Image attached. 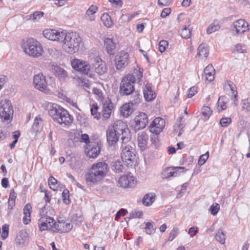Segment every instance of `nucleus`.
Instances as JSON below:
<instances>
[{
  "label": "nucleus",
  "mask_w": 250,
  "mask_h": 250,
  "mask_svg": "<svg viewBox=\"0 0 250 250\" xmlns=\"http://www.w3.org/2000/svg\"><path fill=\"white\" fill-rule=\"evenodd\" d=\"M101 20L103 23L107 28H110L113 25V21L110 16L107 13H104L101 16Z\"/></svg>",
  "instance_id": "f704fd0d"
},
{
  "label": "nucleus",
  "mask_w": 250,
  "mask_h": 250,
  "mask_svg": "<svg viewBox=\"0 0 250 250\" xmlns=\"http://www.w3.org/2000/svg\"><path fill=\"white\" fill-rule=\"evenodd\" d=\"M145 229L147 234H150L154 232V228L151 222H148L146 223Z\"/></svg>",
  "instance_id": "052dcab7"
},
{
  "label": "nucleus",
  "mask_w": 250,
  "mask_h": 250,
  "mask_svg": "<svg viewBox=\"0 0 250 250\" xmlns=\"http://www.w3.org/2000/svg\"><path fill=\"white\" fill-rule=\"evenodd\" d=\"M208 55V49L205 44H201L197 49V55L202 57L207 58Z\"/></svg>",
  "instance_id": "2f4dec72"
},
{
  "label": "nucleus",
  "mask_w": 250,
  "mask_h": 250,
  "mask_svg": "<svg viewBox=\"0 0 250 250\" xmlns=\"http://www.w3.org/2000/svg\"><path fill=\"white\" fill-rule=\"evenodd\" d=\"M241 105L243 110L247 112L250 111V104L247 99L242 100L241 101Z\"/></svg>",
  "instance_id": "864d4df0"
},
{
  "label": "nucleus",
  "mask_w": 250,
  "mask_h": 250,
  "mask_svg": "<svg viewBox=\"0 0 250 250\" xmlns=\"http://www.w3.org/2000/svg\"><path fill=\"white\" fill-rule=\"evenodd\" d=\"M208 156H209V155H208V152H207L205 154H203L201 156H200V157L198 160V164L199 165H204L205 163V162H206L207 160L208 159Z\"/></svg>",
  "instance_id": "4d7b16f0"
},
{
  "label": "nucleus",
  "mask_w": 250,
  "mask_h": 250,
  "mask_svg": "<svg viewBox=\"0 0 250 250\" xmlns=\"http://www.w3.org/2000/svg\"><path fill=\"white\" fill-rule=\"evenodd\" d=\"M33 84L35 87L40 91L47 93L50 91L45 77L42 74L36 75L34 77Z\"/></svg>",
  "instance_id": "f8f14e48"
},
{
  "label": "nucleus",
  "mask_w": 250,
  "mask_h": 250,
  "mask_svg": "<svg viewBox=\"0 0 250 250\" xmlns=\"http://www.w3.org/2000/svg\"><path fill=\"white\" fill-rule=\"evenodd\" d=\"M135 79L133 76L126 75L120 83L119 92L121 95H128L134 91Z\"/></svg>",
  "instance_id": "0eeeda50"
},
{
  "label": "nucleus",
  "mask_w": 250,
  "mask_h": 250,
  "mask_svg": "<svg viewBox=\"0 0 250 250\" xmlns=\"http://www.w3.org/2000/svg\"><path fill=\"white\" fill-rule=\"evenodd\" d=\"M63 31H58L51 29H46L42 32L43 36L46 39L59 42L62 39Z\"/></svg>",
  "instance_id": "dca6fc26"
},
{
  "label": "nucleus",
  "mask_w": 250,
  "mask_h": 250,
  "mask_svg": "<svg viewBox=\"0 0 250 250\" xmlns=\"http://www.w3.org/2000/svg\"><path fill=\"white\" fill-rule=\"evenodd\" d=\"M197 92V88L196 86L191 87L188 90V98L192 97Z\"/></svg>",
  "instance_id": "774afa93"
},
{
  "label": "nucleus",
  "mask_w": 250,
  "mask_h": 250,
  "mask_svg": "<svg viewBox=\"0 0 250 250\" xmlns=\"http://www.w3.org/2000/svg\"><path fill=\"white\" fill-rule=\"evenodd\" d=\"M44 15V13L42 11H36L32 14V21H38Z\"/></svg>",
  "instance_id": "49530a36"
},
{
  "label": "nucleus",
  "mask_w": 250,
  "mask_h": 250,
  "mask_svg": "<svg viewBox=\"0 0 250 250\" xmlns=\"http://www.w3.org/2000/svg\"><path fill=\"white\" fill-rule=\"evenodd\" d=\"M2 229L1 237L3 239H5L8 235L9 225L6 224L2 226Z\"/></svg>",
  "instance_id": "bf43d9fd"
},
{
  "label": "nucleus",
  "mask_w": 250,
  "mask_h": 250,
  "mask_svg": "<svg viewBox=\"0 0 250 250\" xmlns=\"http://www.w3.org/2000/svg\"><path fill=\"white\" fill-rule=\"evenodd\" d=\"M101 144L98 143L91 142L86 146L85 152L87 157L90 158L97 157L100 153Z\"/></svg>",
  "instance_id": "f3484780"
},
{
  "label": "nucleus",
  "mask_w": 250,
  "mask_h": 250,
  "mask_svg": "<svg viewBox=\"0 0 250 250\" xmlns=\"http://www.w3.org/2000/svg\"><path fill=\"white\" fill-rule=\"evenodd\" d=\"M71 64L74 70L81 74L92 77L90 73L91 66L88 62L79 59H74L71 60Z\"/></svg>",
  "instance_id": "6e6552de"
},
{
  "label": "nucleus",
  "mask_w": 250,
  "mask_h": 250,
  "mask_svg": "<svg viewBox=\"0 0 250 250\" xmlns=\"http://www.w3.org/2000/svg\"><path fill=\"white\" fill-rule=\"evenodd\" d=\"M148 123L147 115L143 112H140L137 115L131 123V127L135 130L138 131L144 128Z\"/></svg>",
  "instance_id": "9d476101"
},
{
  "label": "nucleus",
  "mask_w": 250,
  "mask_h": 250,
  "mask_svg": "<svg viewBox=\"0 0 250 250\" xmlns=\"http://www.w3.org/2000/svg\"><path fill=\"white\" fill-rule=\"evenodd\" d=\"M249 24L244 20L234 21L231 26V31L234 35H240L249 30Z\"/></svg>",
  "instance_id": "9b49d317"
},
{
  "label": "nucleus",
  "mask_w": 250,
  "mask_h": 250,
  "mask_svg": "<svg viewBox=\"0 0 250 250\" xmlns=\"http://www.w3.org/2000/svg\"><path fill=\"white\" fill-rule=\"evenodd\" d=\"M246 47L241 44H237L234 46L233 52L234 53H244L246 50Z\"/></svg>",
  "instance_id": "8fccbe9b"
},
{
  "label": "nucleus",
  "mask_w": 250,
  "mask_h": 250,
  "mask_svg": "<svg viewBox=\"0 0 250 250\" xmlns=\"http://www.w3.org/2000/svg\"><path fill=\"white\" fill-rule=\"evenodd\" d=\"M16 244L21 247L26 245L28 243V234L25 231H21L16 239Z\"/></svg>",
  "instance_id": "a878e982"
},
{
  "label": "nucleus",
  "mask_w": 250,
  "mask_h": 250,
  "mask_svg": "<svg viewBox=\"0 0 250 250\" xmlns=\"http://www.w3.org/2000/svg\"><path fill=\"white\" fill-rule=\"evenodd\" d=\"M119 136L117 133L115 132L114 129H111L108 127L106 131V138L107 141L109 145H112L116 144Z\"/></svg>",
  "instance_id": "4be33fe9"
},
{
  "label": "nucleus",
  "mask_w": 250,
  "mask_h": 250,
  "mask_svg": "<svg viewBox=\"0 0 250 250\" xmlns=\"http://www.w3.org/2000/svg\"><path fill=\"white\" fill-rule=\"evenodd\" d=\"M73 221L76 225H80L83 221V217L81 214H76L72 218Z\"/></svg>",
  "instance_id": "e2e57ef3"
},
{
  "label": "nucleus",
  "mask_w": 250,
  "mask_h": 250,
  "mask_svg": "<svg viewBox=\"0 0 250 250\" xmlns=\"http://www.w3.org/2000/svg\"><path fill=\"white\" fill-rule=\"evenodd\" d=\"M185 169V168L182 167H167L162 172V177L164 179H167L170 177H176L178 175V170Z\"/></svg>",
  "instance_id": "aec40b11"
},
{
  "label": "nucleus",
  "mask_w": 250,
  "mask_h": 250,
  "mask_svg": "<svg viewBox=\"0 0 250 250\" xmlns=\"http://www.w3.org/2000/svg\"><path fill=\"white\" fill-rule=\"evenodd\" d=\"M165 121L160 117L156 118L149 125V130L152 133L159 134L165 126Z\"/></svg>",
  "instance_id": "a211bd4d"
},
{
  "label": "nucleus",
  "mask_w": 250,
  "mask_h": 250,
  "mask_svg": "<svg viewBox=\"0 0 250 250\" xmlns=\"http://www.w3.org/2000/svg\"><path fill=\"white\" fill-rule=\"evenodd\" d=\"M198 232V228L196 227H193L189 229L188 231V234L191 236H195Z\"/></svg>",
  "instance_id": "338daca9"
},
{
  "label": "nucleus",
  "mask_w": 250,
  "mask_h": 250,
  "mask_svg": "<svg viewBox=\"0 0 250 250\" xmlns=\"http://www.w3.org/2000/svg\"><path fill=\"white\" fill-rule=\"evenodd\" d=\"M132 109L129 104H125L121 107V113L125 117H127L132 113Z\"/></svg>",
  "instance_id": "58836bf2"
},
{
  "label": "nucleus",
  "mask_w": 250,
  "mask_h": 250,
  "mask_svg": "<svg viewBox=\"0 0 250 250\" xmlns=\"http://www.w3.org/2000/svg\"><path fill=\"white\" fill-rule=\"evenodd\" d=\"M72 228L73 225L69 221L60 219L57 222H55L54 232H68L72 229Z\"/></svg>",
  "instance_id": "2eb2a0df"
},
{
  "label": "nucleus",
  "mask_w": 250,
  "mask_h": 250,
  "mask_svg": "<svg viewBox=\"0 0 250 250\" xmlns=\"http://www.w3.org/2000/svg\"><path fill=\"white\" fill-rule=\"evenodd\" d=\"M220 209V206L217 203L213 204L209 208V211L213 215H215L218 213Z\"/></svg>",
  "instance_id": "603ef678"
},
{
  "label": "nucleus",
  "mask_w": 250,
  "mask_h": 250,
  "mask_svg": "<svg viewBox=\"0 0 250 250\" xmlns=\"http://www.w3.org/2000/svg\"><path fill=\"white\" fill-rule=\"evenodd\" d=\"M215 238L216 240L221 244H225L226 240V235L224 233L222 229H219L217 230Z\"/></svg>",
  "instance_id": "ea45409f"
},
{
  "label": "nucleus",
  "mask_w": 250,
  "mask_h": 250,
  "mask_svg": "<svg viewBox=\"0 0 250 250\" xmlns=\"http://www.w3.org/2000/svg\"><path fill=\"white\" fill-rule=\"evenodd\" d=\"M143 69L138 66H137L133 70L132 74H128L127 75L133 76L134 79L137 80L138 83H140L143 77Z\"/></svg>",
  "instance_id": "c9c22d12"
},
{
  "label": "nucleus",
  "mask_w": 250,
  "mask_h": 250,
  "mask_svg": "<svg viewBox=\"0 0 250 250\" xmlns=\"http://www.w3.org/2000/svg\"><path fill=\"white\" fill-rule=\"evenodd\" d=\"M55 75L60 80H64L67 77V72L63 68L58 66L54 67Z\"/></svg>",
  "instance_id": "473e14b6"
},
{
  "label": "nucleus",
  "mask_w": 250,
  "mask_h": 250,
  "mask_svg": "<svg viewBox=\"0 0 250 250\" xmlns=\"http://www.w3.org/2000/svg\"><path fill=\"white\" fill-rule=\"evenodd\" d=\"M22 48L27 55L33 58L41 56L43 52L41 43L33 38H29L24 41Z\"/></svg>",
  "instance_id": "39448f33"
},
{
  "label": "nucleus",
  "mask_w": 250,
  "mask_h": 250,
  "mask_svg": "<svg viewBox=\"0 0 250 250\" xmlns=\"http://www.w3.org/2000/svg\"><path fill=\"white\" fill-rule=\"evenodd\" d=\"M32 207L30 204H27L23 208V213L26 217H30L31 215L30 210Z\"/></svg>",
  "instance_id": "69168bd1"
},
{
  "label": "nucleus",
  "mask_w": 250,
  "mask_h": 250,
  "mask_svg": "<svg viewBox=\"0 0 250 250\" xmlns=\"http://www.w3.org/2000/svg\"><path fill=\"white\" fill-rule=\"evenodd\" d=\"M229 99L225 96H221L219 98L217 102V105L220 107L221 110H225L227 108V104L228 103Z\"/></svg>",
  "instance_id": "4c0bfd02"
},
{
  "label": "nucleus",
  "mask_w": 250,
  "mask_h": 250,
  "mask_svg": "<svg viewBox=\"0 0 250 250\" xmlns=\"http://www.w3.org/2000/svg\"><path fill=\"white\" fill-rule=\"evenodd\" d=\"M118 183L121 187L127 188L134 187L136 182L134 177L128 174L121 176L118 181Z\"/></svg>",
  "instance_id": "6ab92c4d"
},
{
  "label": "nucleus",
  "mask_w": 250,
  "mask_h": 250,
  "mask_svg": "<svg viewBox=\"0 0 250 250\" xmlns=\"http://www.w3.org/2000/svg\"><path fill=\"white\" fill-rule=\"evenodd\" d=\"M48 53L52 57H58L60 55V52L55 48H50L48 49Z\"/></svg>",
  "instance_id": "13d9d810"
},
{
  "label": "nucleus",
  "mask_w": 250,
  "mask_h": 250,
  "mask_svg": "<svg viewBox=\"0 0 250 250\" xmlns=\"http://www.w3.org/2000/svg\"><path fill=\"white\" fill-rule=\"evenodd\" d=\"M143 215V213L140 211H133L129 214V218H141Z\"/></svg>",
  "instance_id": "680f3d73"
},
{
  "label": "nucleus",
  "mask_w": 250,
  "mask_h": 250,
  "mask_svg": "<svg viewBox=\"0 0 250 250\" xmlns=\"http://www.w3.org/2000/svg\"><path fill=\"white\" fill-rule=\"evenodd\" d=\"M108 166L104 162L94 164L85 175L87 183L96 184L101 181L107 172Z\"/></svg>",
  "instance_id": "7ed1b4c3"
},
{
  "label": "nucleus",
  "mask_w": 250,
  "mask_h": 250,
  "mask_svg": "<svg viewBox=\"0 0 250 250\" xmlns=\"http://www.w3.org/2000/svg\"><path fill=\"white\" fill-rule=\"evenodd\" d=\"M180 35L183 38L188 39L190 38L191 35L190 30L189 29H188L187 26L185 25L182 29Z\"/></svg>",
  "instance_id": "de8ad7c7"
},
{
  "label": "nucleus",
  "mask_w": 250,
  "mask_h": 250,
  "mask_svg": "<svg viewBox=\"0 0 250 250\" xmlns=\"http://www.w3.org/2000/svg\"><path fill=\"white\" fill-rule=\"evenodd\" d=\"M13 108L11 102L7 99L0 102V118L2 122H10L13 119Z\"/></svg>",
  "instance_id": "423d86ee"
},
{
  "label": "nucleus",
  "mask_w": 250,
  "mask_h": 250,
  "mask_svg": "<svg viewBox=\"0 0 250 250\" xmlns=\"http://www.w3.org/2000/svg\"><path fill=\"white\" fill-rule=\"evenodd\" d=\"M179 229L177 227H173L168 237V240L172 241L178 234Z\"/></svg>",
  "instance_id": "09e8293b"
},
{
  "label": "nucleus",
  "mask_w": 250,
  "mask_h": 250,
  "mask_svg": "<svg viewBox=\"0 0 250 250\" xmlns=\"http://www.w3.org/2000/svg\"><path fill=\"white\" fill-rule=\"evenodd\" d=\"M144 95L146 100L147 102L154 100L156 95L155 93L152 90L151 85L149 83H146L144 89Z\"/></svg>",
  "instance_id": "412c9836"
},
{
  "label": "nucleus",
  "mask_w": 250,
  "mask_h": 250,
  "mask_svg": "<svg viewBox=\"0 0 250 250\" xmlns=\"http://www.w3.org/2000/svg\"><path fill=\"white\" fill-rule=\"evenodd\" d=\"M109 127L111 129H114L115 132L117 133L119 136L122 135V141L125 137L130 139L127 125L124 122L118 120L115 122L112 125L109 126Z\"/></svg>",
  "instance_id": "1a4fd4ad"
},
{
  "label": "nucleus",
  "mask_w": 250,
  "mask_h": 250,
  "mask_svg": "<svg viewBox=\"0 0 250 250\" xmlns=\"http://www.w3.org/2000/svg\"><path fill=\"white\" fill-rule=\"evenodd\" d=\"M220 28L219 21H214L211 23L207 29V33L208 34H210L213 32L218 31Z\"/></svg>",
  "instance_id": "e433bc0d"
},
{
  "label": "nucleus",
  "mask_w": 250,
  "mask_h": 250,
  "mask_svg": "<svg viewBox=\"0 0 250 250\" xmlns=\"http://www.w3.org/2000/svg\"><path fill=\"white\" fill-rule=\"evenodd\" d=\"M168 42L165 40H162L159 43V50L161 53L164 52L166 47L168 46Z\"/></svg>",
  "instance_id": "6e6d98bb"
},
{
  "label": "nucleus",
  "mask_w": 250,
  "mask_h": 250,
  "mask_svg": "<svg viewBox=\"0 0 250 250\" xmlns=\"http://www.w3.org/2000/svg\"><path fill=\"white\" fill-rule=\"evenodd\" d=\"M134 144L130 139L125 137L122 141L121 158L126 166H132L136 158Z\"/></svg>",
  "instance_id": "20e7f679"
},
{
  "label": "nucleus",
  "mask_w": 250,
  "mask_h": 250,
  "mask_svg": "<svg viewBox=\"0 0 250 250\" xmlns=\"http://www.w3.org/2000/svg\"><path fill=\"white\" fill-rule=\"evenodd\" d=\"M224 86L225 89L229 88L232 95L235 94V93H237L236 90V88L235 84L233 83V82L230 81H227L225 82Z\"/></svg>",
  "instance_id": "a19ab883"
},
{
  "label": "nucleus",
  "mask_w": 250,
  "mask_h": 250,
  "mask_svg": "<svg viewBox=\"0 0 250 250\" xmlns=\"http://www.w3.org/2000/svg\"><path fill=\"white\" fill-rule=\"evenodd\" d=\"M62 38L60 42H63L62 47L65 52L74 54L79 50L82 40L78 34L74 32L67 33L63 31Z\"/></svg>",
  "instance_id": "f03ea898"
},
{
  "label": "nucleus",
  "mask_w": 250,
  "mask_h": 250,
  "mask_svg": "<svg viewBox=\"0 0 250 250\" xmlns=\"http://www.w3.org/2000/svg\"><path fill=\"white\" fill-rule=\"evenodd\" d=\"M104 45L108 54L110 55L114 54L116 44L112 39L109 38L105 39Z\"/></svg>",
  "instance_id": "b1692460"
},
{
  "label": "nucleus",
  "mask_w": 250,
  "mask_h": 250,
  "mask_svg": "<svg viewBox=\"0 0 250 250\" xmlns=\"http://www.w3.org/2000/svg\"><path fill=\"white\" fill-rule=\"evenodd\" d=\"M182 120V118L180 117L179 119L177 120L176 125L174 126V131L175 133L177 132L176 128L177 126H178V128H180L178 134V135L179 136H180L183 133V128L184 127V125L181 124Z\"/></svg>",
  "instance_id": "a18cd8bd"
},
{
  "label": "nucleus",
  "mask_w": 250,
  "mask_h": 250,
  "mask_svg": "<svg viewBox=\"0 0 250 250\" xmlns=\"http://www.w3.org/2000/svg\"><path fill=\"white\" fill-rule=\"evenodd\" d=\"M99 107L97 104H93L92 107L90 108L91 115L96 119H99L101 116V113L98 112Z\"/></svg>",
  "instance_id": "79ce46f5"
},
{
  "label": "nucleus",
  "mask_w": 250,
  "mask_h": 250,
  "mask_svg": "<svg viewBox=\"0 0 250 250\" xmlns=\"http://www.w3.org/2000/svg\"><path fill=\"white\" fill-rule=\"evenodd\" d=\"M113 109V104L111 103H104L103 105L102 111V118L104 120H107L111 116V111Z\"/></svg>",
  "instance_id": "bb28decb"
},
{
  "label": "nucleus",
  "mask_w": 250,
  "mask_h": 250,
  "mask_svg": "<svg viewBox=\"0 0 250 250\" xmlns=\"http://www.w3.org/2000/svg\"><path fill=\"white\" fill-rule=\"evenodd\" d=\"M47 108L49 115L54 121L62 126L69 125L72 123L73 118L68 112L57 104L48 103Z\"/></svg>",
  "instance_id": "f257e3e1"
},
{
  "label": "nucleus",
  "mask_w": 250,
  "mask_h": 250,
  "mask_svg": "<svg viewBox=\"0 0 250 250\" xmlns=\"http://www.w3.org/2000/svg\"><path fill=\"white\" fill-rule=\"evenodd\" d=\"M96 63L94 65L95 72L99 75L105 73L107 71V67L105 63L102 61L100 58H96Z\"/></svg>",
  "instance_id": "5701e85b"
},
{
  "label": "nucleus",
  "mask_w": 250,
  "mask_h": 250,
  "mask_svg": "<svg viewBox=\"0 0 250 250\" xmlns=\"http://www.w3.org/2000/svg\"><path fill=\"white\" fill-rule=\"evenodd\" d=\"M111 167L112 170L117 173L123 172L125 170V167L123 165V162L119 160L112 162Z\"/></svg>",
  "instance_id": "c756f323"
},
{
  "label": "nucleus",
  "mask_w": 250,
  "mask_h": 250,
  "mask_svg": "<svg viewBox=\"0 0 250 250\" xmlns=\"http://www.w3.org/2000/svg\"><path fill=\"white\" fill-rule=\"evenodd\" d=\"M116 67L120 70L125 68L129 63V55L124 51L120 52L116 56L115 59Z\"/></svg>",
  "instance_id": "ddd939ff"
},
{
  "label": "nucleus",
  "mask_w": 250,
  "mask_h": 250,
  "mask_svg": "<svg viewBox=\"0 0 250 250\" xmlns=\"http://www.w3.org/2000/svg\"><path fill=\"white\" fill-rule=\"evenodd\" d=\"M42 120L40 117H37L35 120L32 125V129L33 131L37 133L39 132L42 127Z\"/></svg>",
  "instance_id": "72a5a7b5"
},
{
  "label": "nucleus",
  "mask_w": 250,
  "mask_h": 250,
  "mask_svg": "<svg viewBox=\"0 0 250 250\" xmlns=\"http://www.w3.org/2000/svg\"><path fill=\"white\" fill-rule=\"evenodd\" d=\"M38 225L39 229L42 231L45 230H51L54 231L55 221L52 217H41L38 220Z\"/></svg>",
  "instance_id": "4468645a"
},
{
  "label": "nucleus",
  "mask_w": 250,
  "mask_h": 250,
  "mask_svg": "<svg viewBox=\"0 0 250 250\" xmlns=\"http://www.w3.org/2000/svg\"><path fill=\"white\" fill-rule=\"evenodd\" d=\"M231 122L230 118H222L220 121V124L222 127H225L228 126Z\"/></svg>",
  "instance_id": "5fc2aeb1"
},
{
  "label": "nucleus",
  "mask_w": 250,
  "mask_h": 250,
  "mask_svg": "<svg viewBox=\"0 0 250 250\" xmlns=\"http://www.w3.org/2000/svg\"><path fill=\"white\" fill-rule=\"evenodd\" d=\"M69 191L68 190L65 189H64L62 193V200L64 203L65 204H68L70 203L69 199Z\"/></svg>",
  "instance_id": "3c124183"
},
{
  "label": "nucleus",
  "mask_w": 250,
  "mask_h": 250,
  "mask_svg": "<svg viewBox=\"0 0 250 250\" xmlns=\"http://www.w3.org/2000/svg\"><path fill=\"white\" fill-rule=\"evenodd\" d=\"M148 139V135L146 133L142 132L138 134V146L142 150H144L147 145Z\"/></svg>",
  "instance_id": "cd10ccee"
},
{
  "label": "nucleus",
  "mask_w": 250,
  "mask_h": 250,
  "mask_svg": "<svg viewBox=\"0 0 250 250\" xmlns=\"http://www.w3.org/2000/svg\"><path fill=\"white\" fill-rule=\"evenodd\" d=\"M158 134L153 133V134L151 136V144L154 146V147L157 146L159 142Z\"/></svg>",
  "instance_id": "0e129e2a"
},
{
  "label": "nucleus",
  "mask_w": 250,
  "mask_h": 250,
  "mask_svg": "<svg viewBox=\"0 0 250 250\" xmlns=\"http://www.w3.org/2000/svg\"><path fill=\"white\" fill-rule=\"evenodd\" d=\"M48 185L50 187V188L53 190L55 191L58 190V181L52 176L49 178Z\"/></svg>",
  "instance_id": "37998d69"
},
{
  "label": "nucleus",
  "mask_w": 250,
  "mask_h": 250,
  "mask_svg": "<svg viewBox=\"0 0 250 250\" xmlns=\"http://www.w3.org/2000/svg\"><path fill=\"white\" fill-rule=\"evenodd\" d=\"M155 199V194L154 193H149L144 196L142 203L144 205L149 206L154 202Z\"/></svg>",
  "instance_id": "7c9ffc66"
},
{
  "label": "nucleus",
  "mask_w": 250,
  "mask_h": 250,
  "mask_svg": "<svg viewBox=\"0 0 250 250\" xmlns=\"http://www.w3.org/2000/svg\"><path fill=\"white\" fill-rule=\"evenodd\" d=\"M215 69L212 65L209 64L204 70L205 79L208 82H212L214 79Z\"/></svg>",
  "instance_id": "393cba45"
},
{
  "label": "nucleus",
  "mask_w": 250,
  "mask_h": 250,
  "mask_svg": "<svg viewBox=\"0 0 250 250\" xmlns=\"http://www.w3.org/2000/svg\"><path fill=\"white\" fill-rule=\"evenodd\" d=\"M202 114L205 117V120H208L211 115L212 111L208 106H205L202 107Z\"/></svg>",
  "instance_id": "c03bdc74"
},
{
  "label": "nucleus",
  "mask_w": 250,
  "mask_h": 250,
  "mask_svg": "<svg viewBox=\"0 0 250 250\" xmlns=\"http://www.w3.org/2000/svg\"><path fill=\"white\" fill-rule=\"evenodd\" d=\"M98 8L95 5H91L86 10L85 14V17L91 21H95V16L94 14L98 11Z\"/></svg>",
  "instance_id": "c85d7f7f"
}]
</instances>
